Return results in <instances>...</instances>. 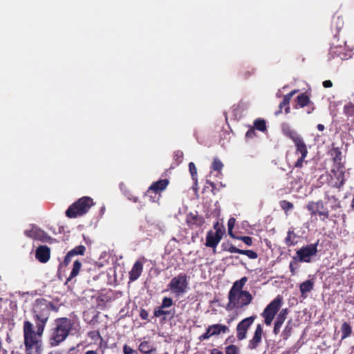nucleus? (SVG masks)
Wrapping results in <instances>:
<instances>
[{"mask_svg":"<svg viewBox=\"0 0 354 354\" xmlns=\"http://www.w3.org/2000/svg\"><path fill=\"white\" fill-rule=\"evenodd\" d=\"M23 332L26 354H41L43 333L38 334L37 330L35 332L32 324L28 320L24 322Z\"/></svg>","mask_w":354,"mask_h":354,"instance_id":"obj_1","label":"nucleus"},{"mask_svg":"<svg viewBox=\"0 0 354 354\" xmlns=\"http://www.w3.org/2000/svg\"><path fill=\"white\" fill-rule=\"evenodd\" d=\"M52 306V304L45 299L39 298L35 300L32 310L38 334L44 333Z\"/></svg>","mask_w":354,"mask_h":354,"instance_id":"obj_2","label":"nucleus"},{"mask_svg":"<svg viewBox=\"0 0 354 354\" xmlns=\"http://www.w3.org/2000/svg\"><path fill=\"white\" fill-rule=\"evenodd\" d=\"M55 322V327L52 329L49 338V344L51 346H57L64 342L73 326V321L67 317L57 318Z\"/></svg>","mask_w":354,"mask_h":354,"instance_id":"obj_3","label":"nucleus"},{"mask_svg":"<svg viewBox=\"0 0 354 354\" xmlns=\"http://www.w3.org/2000/svg\"><path fill=\"white\" fill-rule=\"evenodd\" d=\"M94 205L93 199L89 196H83L71 204L66 211V216L70 218L82 216L86 214Z\"/></svg>","mask_w":354,"mask_h":354,"instance_id":"obj_4","label":"nucleus"},{"mask_svg":"<svg viewBox=\"0 0 354 354\" xmlns=\"http://www.w3.org/2000/svg\"><path fill=\"white\" fill-rule=\"evenodd\" d=\"M228 299L229 302L227 304L226 310L242 309L251 303L252 296L248 291L241 292H229Z\"/></svg>","mask_w":354,"mask_h":354,"instance_id":"obj_5","label":"nucleus"},{"mask_svg":"<svg viewBox=\"0 0 354 354\" xmlns=\"http://www.w3.org/2000/svg\"><path fill=\"white\" fill-rule=\"evenodd\" d=\"M326 177L329 186L336 189H341L345 184V167H333L330 173L326 172L320 178Z\"/></svg>","mask_w":354,"mask_h":354,"instance_id":"obj_6","label":"nucleus"},{"mask_svg":"<svg viewBox=\"0 0 354 354\" xmlns=\"http://www.w3.org/2000/svg\"><path fill=\"white\" fill-rule=\"evenodd\" d=\"M189 277L185 273H180L173 277L168 284L169 289L176 296L183 295L189 289Z\"/></svg>","mask_w":354,"mask_h":354,"instance_id":"obj_7","label":"nucleus"},{"mask_svg":"<svg viewBox=\"0 0 354 354\" xmlns=\"http://www.w3.org/2000/svg\"><path fill=\"white\" fill-rule=\"evenodd\" d=\"M282 304V297L277 295L263 310L261 316L264 318V322L267 326H270L272 324Z\"/></svg>","mask_w":354,"mask_h":354,"instance_id":"obj_8","label":"nucleus"},{"mask_svg":"<svg viewBox=\"0 0 354 354\" xmlns=\"http://www.w3.org/2000/svg\"><path fill=\"white\" fill-rule=\"evenodd\" d=\"M319 241L315 243H311L301 247L296 252V257L293 259H298L299 262L310 263L311 262V258L315 257L317 254V245Z\"/></svg>","mask_w":354,"mask_h":354,"instance_id":"obj_9","label":"nucleus"},{"mask_svg":"<svg viewBox=\"0 0 354 354\" xmlns=\"http://www.w3.org/2000/svg\"><path fill=\"white\" fill-rule=\"evenodd\" d=\"M306 208L312 216L318 214L322 222H325L330 217L329 211L326 207L322 200H319L317 202H309L306 205Z\"/></svg>","mask_w":354,"mask_h":354,"instance_id":"obj_10","label":"nucleus"},{"mask_svg":"<svg viewBox=\"0 0 354 354\" xmlns=\"http://www.w3.org/2000/svg\"><path fill=\"white\" fill-rule=\"evenodd\" d=\"M24 234L28 238L44 243H53L55 241L46 232L35 226L30 230H26Z\"/></svg>","mask_w":354,"mask_h":354,"instance_id":"obj_11","label":"nucleus"},{"mask_svg":"<svg viewBox=\"0 0 354 354\" xmlns=\"http://www.w3.org/2000/svg\"><path fill=\"white\" fill-rule=\"evenodd\" d=\"M344 20L343 18L340 16L333 17L331 21V30H335V33L334 34V39H337V41H333L332 44L335 46V48H342L343 45L346 44V41H342L339 42V33L340 30L344 27Z\"/></svg>","mask_w":354,"mask_h":354,"instance_id":"obj_12","label":"nucleus"},{"mask_svg":"<svg viewBox=\"0 0 354 354\" xmlns=\"http://www.w3.org/2000/svg\"><path fill=\"white\" fill-rule=\"evenodd\" d=\"M257 316L252 315L241 320L236 326V337L241 341L246 338L250 327L254 323Z\"/></svg>","mask_w":354,"mask_h":354,"instance_id":"obj_13","label":"nucleus"},{"mask_svg":"<svg viewBox=\"0 0 354 354\" xmlns=\"http://www.w3.org/2000/svg\"><path fill=\"white\" fill-rule=\"evenodd\" d=\"M185 222L192 230L201 228L205 223L203 216L198 214L197 211L189 212L186 216Z\"/></svg>","mask_w":354,"mask_h":354,"instance_id":"obj_14","label":"nucleus"},{"mask_svg":"<svg viewBox=\"0 0 354 354\" xmlns=\"http://www.w3.org/2000/svg\"><path fill=\"white\" fill-rule=\"evenodd\" d=\"M307 106V113L310 114L315 110V104L306 93L299 94L295 99V109Z\"/></svg>","mask_w":354,"mask_h":354,"instance_id":"obj_15","label":"nucleus"},{"mask_svg":"<svg viewBox=\"0 0 354 354\" xmlns=\"http://www.w3.org/2000/svg\"><path fill=\"white\" fill-rule=\"evenodd\" d=\"M223 234V230H217V232H213L212 230L207 232L205 245L207 247L212 248L214 253H216V248L221 241Z\"/></svg>","mask_w":354,"mask_h":354,"instance_id":"obj_16","label":"nucleus"},{"mask_svg":"<svg viewBox=\"0 0 354 354\" xmlns=\"http://www.w3.org/2000/svg\"><path fill=\"white\" fill-rule=\"evenodd\" d=\"M167 179H161L153 183L147 191L146 195L151 198H156V194H160L169 185Z\"/></svg>","mask_w":354,"mask_h":354,"instance_id":"obj_17","label":"nucleus"},{"mask_svg":"<svg viewBox=\"0 0 354 354\" xmlns=\"http://www.w3.org/2000/svg\"><path fill=\"white\" fill-rule=\"evenodd\" d=\"M263 335V329L261 324L257 325L252 338L249 340L248 348L250 350H256L262 342Z\"/></svg>","mask_w":354,"mask_h":354,"instance_id":"obj_18","label":"nucleus"},{"mask_svg":"<svg viewBox=\"0 0 354 354\" xmlns=\"http://www.w3.org/2000/svg\"><path fill=\"white\" fill-rule=\"evenodd\" d=\"M146 261V259L142 257V259H138L134 263L129 272V279L130 281H135L140 277L143 271L144 263Z\"/></svg>","mask_w":354,"mask_h":354,"instance_id":"obj_19","label":"nucleus"},{"mask_svg":"<svg viewBox=\"0 0 354 354\" xmlns=\"http://www.w3.org/2000/svg\"><path fill=\"white\" fill-rule=\"evenodd\" d=\"M50 257V250L46 245H39L35 250V258L42 263L48 261Z\"/></svg>","mask_w":354,"mask_h":354,"instance_id":"obj_20","label":"nucleus"},{"mask_svg":"<svg viewBox=\"0 0 354 354\" xmlns=\"http://www.w3.org/2000/svg\"><path fill=\"white\" fill-rule=\"evenodd\" d=\"M330 155L334 162L333 167H345L344 163L342 161L343 157L342 151L339 147H333Z\"/></svg>","mask_w":354,"mask_h":354,"instance_id":"obj_21","label":"nucleus"},{"mask_svg":"<svg viewBox=\"0 0 354 354\" xmlns=\"http://www.w3.org/2000/svg\"><path fill=\"white\" fill-rule=\"evenodd\" d=\"M229 250L230 253H238L246 255L250 259H256L258 257V254L251 250H242L236 247H231Z\"/></svg>","mask_w":354,"mask_h":354,"instance_id":"obj_22","label":"nucleus"},{"mask_svg":"<svg viewBox=\"0 0 354 354\" xmlns=\"http://www.w3.org/2000/svg\"><path fill=\"white\" fill-rule=\"evenodd\" d=\"M314 288V281L313 279L306 280L299 286V290L302 297H306V294L310 292Z\"/></svg>","mask_w":354,"mask_h":354,"instance_id":"obj_23","label":"nucleus"},{"mask_svg":"<svg viewBox=\"0 0 354 354\" xmlns=\"http://www.w3.org/2000/svg\"><path fill=\"white\" fill-rule=\"evenodd\" d=\"M294 143L296 147V152L299 153L303 157H306L308 155V149L303 139L301 138Z\"/></svg>","mask_w":354,"mask_h":354,"instance_id":"obj_24","label":"nucleus"},{"mask_svg":"<svg viewBox=\"0 0 354 354\" xmlns=\"http://www.w3.org/2000/svg\"><path fill=\"white\" fill-rule=\"evenodd\" d=\"M248 279L246 277H242L240 280L236 281L232 288H230L229 292H244L245 290H243V288L246 283Z\"/></svg>","mask_w":354,"mask_h":354,"instance_id":"obj_25","label":"nucleus"},{"mask_svg":"<svg viewBox=\"0 0 354 354\" xmlns=\"http://www.w3.org/2000/svg\"><path fill=\"white\" fill-rule=\"evenodd\" d=\"M209 327L212 330V334L214 335H218L221 333H225L229 331V328L227 326L219 324H213L209 326Z\"/></svg>","mask_w":354,"mask_h":354,"instance_id":"obj_26","label":"nucleus"},{"mask_svg":"<svg viewBox=\"0 0 354 354\" xmlns=\"http://www.w3.org/2000/svg\"><path fill=\"white\" fill-rule=\"evenodd\" d=\"M285 243L287 246L290 247L297 243V235L293 230H289L285 239Z\"/></svg>","mask_w":354,"mask_h":354,"instance_id":"obj_27","label":"nucleus"},{"mask_svg":"<svg viewBox=\"0 0 354 354\" xmlns=\"http://www.w3.org/2000/svg\"><path fill=\"white\" fill-rule=\"evenodd\" d=\"M81 268H82V263L79 260H75L74 261L71 274H70L69 277L67 278L66 281H71L74 277L77 276Z\"/></svg>","mask_w":354,"mask_h":354,"instance_id":"obj_28","label":"nucleus"},{"mask_svg":"<svg viewBox=\"0 0 354 354\" xmlns=\"http://www.w3.org/2000/svg\"><path fill=\"white\" fill-rule=\"evenodd\" d=\"M342 337L341 340H343L351 336L352 334V328L350 324L344 322L341 326Z\"/></svg>","mask_w":354,"mask_h":354,"instance_id":"obj_29","label":"nucleus"},{"mask_svg":"<svg viewBox=\"0 0 354 354\" xmlns=\"http://www.w3.org/2000/svg\"><path fill=\"white\" fill-rule=\"evenodd\" d=\"M292 321L291 319L288 320L286 324V326H285L281 333V337H283V339H288L289 337L291 335L292 331Z\"/></svg>","mask_w":354,"mask_h":354,"instance_id":"obj_30","label":"nucleus"},{"mask_svg":"<svg viewBox=\"0 0 354 354\" xmlns=\"http://www.w3.org/2000/svg\"><path fill=\"white\" fill-rule=\"evenodd\" d=\"M153 350V346L147 341L141 342L139 346V351L144 354H150Z\"/></svg>","mask_w":354,"mask_h":354,"instance_id":"obj_31","label":"nucleus"},{"mask_svg":"<svg viewBox=\"0 0 354 354\" xmlns=\"http://www.w3.org/2000/svg\"><path fill=\"white\" fill-rule=\"evenodd\" d=\"M254 129L260 131H265L267 129L266 123L265 120L258 118L254 121Z\"/></svg>","mask_w":354,"mask_h":354,"instance_id":"obj_32","label":"nucleus"},{"mask_svg":"<svg viewBox=\"0 0 354 354\" xmlns=\"http://www.w3.org/2000/svg\"><path fill=\"white\" fill-rule=\"evenodd\" d=\"M85 250L86 248L84 245H80L76 246L75 248L70 250L68 253L69 254V255L73 257L76 255H83L85 252Z\"/></svg>","mask_w":354,"mask_h":354,"instance_id":"obj_33","label":"nucleus"},{"mask_svg":"<svg viewBox=\"0 0 354 354\" xmlns=\"http://www.w3.org/2000/svg\"><path fill=\"white\" fill-rule=\"evenodd\" d=\"M255 72V70L254 68H246L245 67L242 68L240 71V75L241 77L244 79V80H246L248 78H249L251 75H252Z\"/></svg>","mask_w":354,"mask_h":354,"instance_id":"obj_34","label":"nucleus"},{"mask_svg":"<svg viewBox=\"0 0 354 354\" xmlns=\"http://www.w3.org/2000/svg\"><path fill=\"white\" fill-rule=\"evenodd\" d=\"M288 314V308H283L279 313L277 315V319L275 322L283 324L285 320L287 318V315Z\"/></svg>","mask_w":354,"mask_h":354,"instance_id":"obj_35","label":"nucleus"},{"mask_svg":"<svg viewBox=\"0 0 354 354\" xmlns=\"http://www.w3.org/2000/svg\"><path fill=\"white\" fill-rule=\"evenodd\" d=\"M290 100L284 95L283 100L280 102L279 105V109L275 112L274 115L276 116H278L280 114H281L283 108H285L287 105H288L290 104Z\"/></svg>","mask_w":354,"mask_h":354,"instance_id":"obj_36","label":"nucleus"},{"mask_svg":"<svg viewBox=\"0 0 354 354\" xmlns=\"http://www.w3.org/2000/svg\"><path fill=\"white\" fill-rule=\"evenodd\" d=\"M232 239L241 240L248 246L252 245L253 243L252 238L250 236H236V235H235L234 237H233Z\"/></svg>","mask_w":354,"mask_h":354,"instance_id":"obj_37","label":"nucleus"},{"mask_svg":"<svg viewBox=\"0 0 354 354\" xmlns=\"http://www.w3.org/2000/svg\"><path fill=\"white\" fill-rule=\"evenodd\" d=\"M280 206H281V209L283 210H284V212L286 213H287V212H288L289 210H291L294 207V205L291 202H289L286 200H283V201H280Z\"/></svg>","mask_w":354,"mask_h":354,"instance_id":"obj_38","label":"nucleus"},{"mask_svg":"<svg viewBox=\"0 0 354 354\" xmlns=\"http://www.w3.org/2000/svg\"><path fill=\"white\" fill-rule=\"evenodd\" d=\"M236 219L234 217H231L227 222L228 227V234L232 237H234L236 234L233 233V229L235 225Z\"/></svg>","mask_w":354,"mask_h":354,"instance_id":"obj_39","label":"nucleus"},{"mask_svg":"<svg viewBox=\"0 0 354 354\" xmlns=\"http://www.w3.org/2000/svg\"><path fill=\"white\" fill-rule=\"evenodd\" d=\"M223 167L222 162L217 158H214L212 164V169L220 172Z\"/></svg>","mask_w":354,"mask_h":354,"instance_id":"obj_40","label":"nucleus"},{"mask_svg":"<svg viewBox=\"0 0 354 354\" xmlns=\"http://www.w3.org/2000/svg\"><path fill=\"white\" fill-rule=\"evenodd\" d=\"M225 354H239V348L234 344L225 347Z\"/></svg>","mask_w":354,"mask_h":354,"instance_id":"obj_41","label":"nucleus"},{"mask_svg":"<svg viewBox=\"0 0 354 354\" xmlns=\"http://www.w3.org/2000/svg\"><path fill=\"white\" fill-rule=\"evenodd\" d=\"M298 261H299L298 259H293V260L290 262L289 268H290V271L291 272V275H295L297 269L299 267V265L297 263Z\"/></svg>","mask_w":354,"mask_h":354,"instance_id":"obj_42","label":"nucleus"},{"mask_svg":"<svg viewBox=\"0 0 354 354\" xmlns=\"http://www.w3.org/2000/svg\"><path fill=\"white\" fill-rule=\"evenodd\" d=\"M163 309H164V308H162L161 306H160V307L155 309L154 312H153L154 317H159L162 315H167L170 314V311L165 310Z\"/></svg>","mask_w":354,"mask_h":354,"instance_id":"obj_43","label":"nucleus"},{"mask_svg":"<svg viewBox=\"0 0 354 354\" xmlns=\"http://www.w3.org/2000/svg\"><path fill=\"white\" fill-rule=\"evenodd\" d=\"M183 158V152L180 150H177L174 153V159L176 162V165H179Z\"/></svg>","mask_w":354,"mask_h":354,"instance_id":"obj_44","label":"nucleus"},{"mask_svg":"<svg viewBox=\"0 0 354 354\" xmlns=\"http://www.w3.org/2000/svg\"><path fill=\"white\" fill-rule=\"evenodd\" d=\"M212 336H214V335L212 334V330L208 326V328L206 329V332L205 333L202 334L201 335H200L198 337V339L201 342H202V341H204L205 339L210 338Z\"/></svg>","mask_w":354,"mask_h":354,"instance_id":"obj_45","label":"nucleus"},{"mask_svg":"<svg viewBox=\"0 0 354 354\" xmlns=\"http://www.w3.org/2000/svg\"><path fill=\"white\" fill-rule=\"evenodd\" d=\"M189 170L193 180H196L197 169L194 162L189 164Z\"/></svg>","mask_w":354,"mask_h":354,"instance_id":"obj_46","label":"nucleus"},{"mask_svg":"<svg viewBox=\"0 0 354 354\" xmlns=\"http://www.w3.org/2000/svg\"><path fill=\"white\" fill-rule=\"evenodd\" d=\"M173 300L170 297H164L162 300L161 306L162 308H169L171 307L173 305Z\"/></svg>","mask_w":354,"mask_h":354,"instance_id":"obj_47","label":"nucleus"},{"mask_svg":"<svg viewBox=\"0 0 354 354\" xmlns=\"http://www.w3.org/2000/svg\"><path fill=\"white\" fill-rule=\"evenodd\" d=\"M281 130L284 136L288 135L293 129H291L290 125L287 123H283L281 126Z\"/></svg>","mask_w":354,"mask_h":354,"instance_id":"obj_48","label":"nucleus"},{"mask_svg":"<svg viewBox=\"0 0 354 354\" xmlns=\"http://www.w3.org/2000/svg\"><path fill=\"white\" fill-rule=\"evenodd\" d=\"M286 137L291 139L294 142L301 138V136L295 130L291 131Z\"/></svg>","mask_w":354,"mask_h":354,"instance_id":"obj_49","label":"nucleus"},{"mask_svg":"<svg viewBox=\"0 0 354 354\" xmlns=\"http://www.w3.org/2000/svg\"><path fill=\"white\" fill-rule=\"evenodd\" d=\"M344 110L346 114L352 115L354 111V106L351 103H348L344 106Z\"/></svg>","mask_w":354,"mask_h":354,"instance_id":"obj_50","label":"nucleus"},{"mask_svg":"<svg viewBox=\"0 0 354 354\" xmlns=\"http://www.w3.org/2000/svg\"><path fill=\"white\" fill-rule=\"evenodd\" d=\"M256 136V132L254 128H250L248 130V131L245 133V138H253Z\"/></svg>","mask_w":354,"mask_h":354,"instance_id":"obj_51","label":"nucleus"},{"mask_svg":"<svg viewBox=\"0 0 354 354\" xmlns=\"http://www.w3.org/2000/svg\"><path fill=\"white\" fill-rule=\"evenodd\" d=\"M282 324H283L274 322V328H273V333L274 335H278L279 333Z\"/></svg>","mask_w":354,"mask_h":354,"instance_id":"obj_52","label":"nucleus"},{"mask_svg":"<svg viewBox=\"0 0 354 354\" xmlns=\"http://www.w3.org/2000/svg\"><path fill=\"white\" fill-rule=\"evenodd\" d=\"M123 352L124 354H133L136 353L135 350H133L127 344H125L123 347Z\"/></svg>","mask_w":354,"mask_h":354,"instance_id":"obj_53","label":"nucleus"},{"mask_svg":"<svg viewBox=\"0 0 354 354\" xmlns=\"http://www.w3.org/2000/svg\"><path fill=\"white\" fill-rule=\"evenodd\" d=\"M305 158H306V157H303L302 156H301V157L299 158L298 160L295 162V167H297V168L302 167L303 162H304Z\"/></svg>","mask_w":354,"mask_h":354,"instance_id":"obj_54","label":"nucleus"},{"mask_svg":"<svg viewBox=\"0 0 354 354\" xmlns=\"http://www.w3.org/2000/svg\"><path fill=\"white\" fill-rule=\"evenodd\" d=\"M140 317H141L142 319L148 320L149 313L147 310L142 308L140 311Z\"/></svg>","mask_w":354,"mask_h":354,"instance_id":"obj_55","label":"nucleus"},{"mask_svg":"<svg viewBox=\"0 0 354 354\" xmlns=\"http://www.w3.org/2000/svg\"><path fill=\"white\" fill-rule=\"evenodd\" d=\"M72 258L73 257H71V255H69L68 253H67L66 255L65 256L64 261L62 262L63 265L67 266L71 261Z\"/></svg>","mask_w":354,"mask_h":354,"instance_id":"obj_56","label":"nucleus"},{"mask_svg":"<svg viewBox=\"0 0 354 354\" xmlns=\"http://www.w3.org/2000/svg\"><path fill=\"white\" fill-rule=\"evenodd\" d=\"M231 247H235L234 245H233L232 244L230 243H223L222 244V248H223V250L224 251H227L230 252V250L229 249L231 248Z\"/></svg>","mask_w":354,"mask_h":354,"instance_id":"obj_57","label":"nucleus"},{"mask_svg":"<svg viewBox=\"0 0 354 354\" xmlns=\"http://www.w3.org/2000/svg\"><path fill=\"white\" fill-rule=\"evenodd\" d=\"M324 88H330L333 86V82L330 80H325L322 83Z\"/></svg>","mask_w":354,"mask_h":354,"instance_id":"obj_58","label":"nucleus"},{"mask_svg":"<svg viewBox=\"0 0 354 354\" xmlns=\"http://www.w3.org/2000/svg\"><path fill=\"white\" fill-rule=\"evenodd\" d=\"M298 92V90H292V91H290V93H288V94L285 95L286 97H287L290 100H291L292 96Z\"/></svg>","mask_w":354,"mask_h":354,"instance_id":"obj_59","label":"nucleus"},{"mask_svg":"<svg viewBox=\"0 0 354 354\" xmlns=\"http://www.w3.org/2000/svg\"><path fill=\"white\" fill-rule=\"evenodd\" d=\"M325 198L327 201H330V199H333L335 201V202H337V199L335 198V196H330L328 194H326Z\"/></svg>","mask_w":354,"mask_h":354,"instance_id":"obj_60","label":"nucleus"},{"mask_svg":"<svg viewBox=\"0 0 354 354\" xmlns=\"http://www.w3.org/2000/svg\"><path fill=\"white\" fill-rule=\"evenodd\" d=\"M210 354H223V353L217 348H213Z\"/></svg>","mask_w":354,"mask_h":354,"instance_id":"obj_61","label":"nucleus"},{"mask_svg":"<svg viewBox=\"0 0 354 354\" xmlns=\"http://www.w3.org/2000/svg\"><path fill=\"white\" fill-rule=\"evenodd\" d=\"M317 128L319 131H323L325 129V127L322 124H318Z\"/></svg>","mask_w":354,"mask_h":354,"instance_id":"obj_62","label":"nucleus"},{"mask_svg":"<svg viewBox=\"0 0 354 354\" xmlns=\"http://www.w3.org/2000/svg\"><path fill=\"white\" fill-rule=\"evenodd\" d=\"M214 228L215 230V232H217V230H222L220 227H219V225H218V223L216 222L214 225Z\"/></svg>","mask_w":354,"mask_h":354,"instance_id":"obj_63","label":"nucleus"},{"mask_svg":"<svg viewBox=\"0 0 354 354\" xmlns=\"http://www.w3.org/2000/svg\"><path fill=\"white\" fill-rule=\"evenodd\" d=\"M285 113H286V114H288V113H290V107L289 104H288V105H287V106L285 107Z\"/></svg>","mask_w":354,"mask_h":354,"instance_id":"obj_64","label":"nucleus"}]
</instances>
